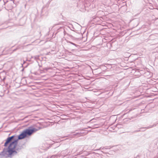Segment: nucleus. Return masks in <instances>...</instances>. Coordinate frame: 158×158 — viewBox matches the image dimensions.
I'll return each instance as SVG.
<instances>
[{"label": "nucleus", "instance_id": "obj_1", "mask_svg": "<svg viewBox=\"0 0 158 158\" xmlns=\"http://www.w3.org/2000/svg\"><path fill=\"white\" fill-rule=\"evenodd\" d=\"M18 141L16 140L10 142L8 148L4 149V152L5 151L8 153V155L11 156L13 154V152H16L14 150L18 144Z\"/></svg>", "mask_w": 158, "mask_h": 158}, {"label": "nucleus", "instance_id": "obj_2", "mask_svg": "<svg viewBox=\"0 0 158 158\" xmlns=\"http://www.w3.org/2000/svg\"><path fill=\"white\" fill-rule=\"evenodd\" d=\"M26 136L31 135L33 133L36 132L37 130L32 127H30L28 129H26L24 130Z\"/></svg>", "mask_w": 158, "mask_h": 158}, {"label": "nucleus", "instance_id": "obj_3", "mask_svg": "<svg viewBox=\"0 0 158 158\" xmlns=\"http://www.w3.org/2000/svg\"><path fill=\"white\" fill-rule=\"evenodd\" d=\"M16 139H17V135H14L8 137L6 139V141L4 144V146L5 147L7 146V144L9 143L12 142L13 140H15Z\"/></svg>", "mask_w": 158, "mask_h": 158}, {"label": "nucleus", "instance_id": "obj_4", "mask_svg": "<svg viewBox=\"0 0 158 158\" xmlns=\"http://www.w3.org/2000/svg\"><path fill=\"white\" fill-rule=\"evenodd\" d=\"M23 147L22 146L17 145L14 150L16 152H13V154H12V155H14L17 154L21 149H23Z\"/></svg>", "mask_w": 158, "mask_h": 158}, {"label": "nucleus", "instance_id": "obj_5", "mask_svg": "<svg viewBox=\"0 0 158 158\" xmlns=\"http://www.w3.org/2000/svg\"><path fill=\"white\" fill-rule=\"evenodd\" d=\"M26 137V135L24 131H23L19 136L17 135V139H16V140H17V141H18L19 139H23L25 138Z\"/></svg>", "mask_w": 158, "mask_h": 158}, {"label": "nucleus", "instance_id": "obj_6", "mask_svg": "<svg viewBox=\"0 0 158 158\" xmlns=\"http://www.w3.org/2000/svg\"><path fill=\"white\" fill-rule=\"evenodd\" d=\"M9 156L8 154L5 151H3L0 153V158H3L4 157H8Z\"/></svg>", "mask_w": 158, "mask_h": 158}, {"label": "nucleus", "instance_id": "obj_7", "mask_svg": "<svg viewBox=\"0 0 158 158\" xmlns=\"http://www.w3.org/2000/svg\"><path fill=\"white\" fill-rule=\"evenodd\" d=\"M84 132H83V131L81 130L80 131V132H79L77 133H75L73 134L74 135H78V137L80 136L81 135V134H84Z\"/></svg>", "mask_w": 158, "mask_h": 158}, {"label": "nucleus", "instance_id": "obj_8", "mask_svg": "<svg viewBox=\"0 0 158 158\" xmlns=\"http://www.w3.org/2000/svg\"><path fill=\"white\" fill-rule=\"evenodd\" d=\"M7 5L9 9H11L12 8V4L8 3Z\"/></svg>", "mask_w": 158, "mask_h": 158}, {"label": "nucleus", "instance_id": "obj_9", "mask_svg": "<svg viewBox=\"0 0 158 158\" xmlns=\"http://www.w3.org/2000/svg\"><path fill=\"white\" fill-rule=\"evenodd\" d=\"M58 156L57 155H54L52 156L50 158H57Z\"/></svg>", "mask_w": 158, "mask_h": 158}, {"label": "nucleus", "instance_id": "obj_10", "mask_svg": "<svg viewBox=\"0 0 158 158\" xmlns=\"http://www.w3.org/2000/svg\"><path fill=\"white\" fill-rule=\"evenodd\" d=\"M69 42L71 44H73V45H74L75 46H76V47H77V45L76 44H74V43H73V42H70V41H69Z\"/></svg>", "mask_w": 158, "mask_h": 158}, {"label": "nucleus", "instance_id": "obj_11", "mask_svg": "<svg viewBox=\"0 0 158 158\" xmlns=\"http://www.w3.org/2000/svg\"><path fill=\"white\" fill-rule=\"evenodd\" d=\"M156 126V125H153L152 127H148V128H150L152 127H155Z\"/></svg>", "mask_w": 158, "mask_h": 158}, {"label": "nucleus", "instance_id": "obj_12", "mask_svg": "<svg viewBox=\"0 0 158 158\" xmlns=\"http://www.w3.org/2000/svg\"><path fill=\"white\" fill-rule=\"evenodd\" d=\"M11 2H12V3L13 4H14V0H11Z\"/></svg>", "mask_w": 158, "mask_h": 158}, {"label": "nucleus", "instance_id": "obj_13", "mask_svg": "<svg viewBox=\"0 0 158 158\" xmlns=\"http://www.w3.org/2000/svg\"><path fill=\"white\" fill-rule=\"evenodd\" d=\"M44 69H45L47 70L48 69L46 68H45Z\"/></svg>", "mask_w": 158, "mask_h": 158}, {"label": "nucleus", "instance_id": "obj_14", "mask_svg": "<svg viewBox=\"0 0 158 158\" xmlns=\"http://www.w3.org/2000/svg\"><path fill=\"white\" fill-rule=\"evenodd\" d=\"M65 33H66V32L64 30V34H65Z\"/></svg>", "mask_w": 158, "mask_h": 158}, {"label": "nucleus", "instance_id": "obj_15", "mask_svg": "<svg viewBox=\"0 0 158 158\" xmlns=\"http://www.w3.org/2000/svg\"><path fill=\"white\" fill-rule=\"evenodd\" d=\"M104 149V148H102V149Z\"/></svg>", "mask_w": 158, "mask_h": 158}, {"label": "nucleus", "instance_id": "obj_16", "mask_svg": "<svg viewBox=\"0 0 158 158\" xmlns=\"http://www.w3.org/2000/svg\"><path fill=\"white\" fill-rule=\"evenodd\" d=\"M157 124H158V123Z\"/></svg>", "mask_w": 158, "mask_h": 158}]
</instances>
